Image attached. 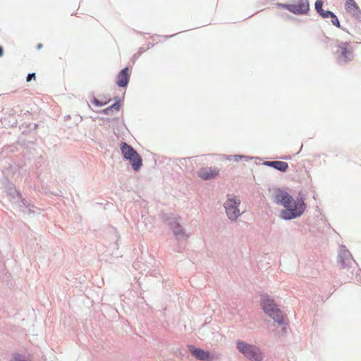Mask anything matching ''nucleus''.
Segmentation results:
<instances>
[{"label": "nucleus", "instance_id": "f257e3e1", "mask_svg": "<svg viewBox=\"0 0 361 361\" xmlns=\"http://www.w3.org/2000/svg\"><path fill=\"white\" fill-rule=\"evenodd\" d=\"M274 200L275 202L286 208L281 212V217L284 219L300 216L305 209V204L302 199L293 200L287 192L280 189L275 192Z\"/></svg>", "mask_w": 361, "mask_h": 361}, {"label": "nucleus", "instance_id": "f03ea898", "mask_svg": "<svg viewBox=\"0 0 361 361\" xmlns=\"http://www.w3.org/2000/svg\"><path fill=\"white\" fill-rule=\"evenodd\" d=\"M261 306L264 312L271 317L279 324H281L283 320V316L281 311L278 308L274 301L269 295L262 296Z\"/></svg>", "mask_w": 361, "mask_h": 361}, {"label": "nucleus", "instance_id": "7ed1b4c3", "mask_svg": "<svg viewBox=\"0 0 361 361\" xmlns=\"http://www.w3.org/2000/svg\"><path fill=\"white\" fill-rule=\"evenodd\" d=\"M121 150L125 159L128 160L135 171H138L142 166V159L140 155L133 147L126 142H121Z\"/></svg>", "mask_w": 361, "mask_h": 361}, {"label": "nucleus", "instance_id": "20e7f679", "mask_svg": "<svg viewBox=\"0 0 361 361\" xmlns=\"http://www.w3.org/2000/svg\"><path fill=\"white\" fill-rule=\"evenodd\" d=\"M238 350L242 353L247 358L254 361H262L263 359L262 353L260 350L253 345H250L242 341H238L236 343Z\"/></svg>", "mask_w": 361, "mask_h": 361}, {"label": "nucleus", "instance_id": "39448f33", "mask_svg": "<svg viewBox=\"0 0 361 361\" xmlns=\"http://www.w3.org/2000/svg\"><path fill=\"white\" fill-rule=\"evenodd\" d=\"M240 203V200L236 199L233 196L228 197L224 204V207L229 219L234 220L240 215V210L238 209Z\"/></svg>", "mask_w": 361, "mask_h": 361}, {"label": "nucleus", "instance_id": "423d86ee", "mask_svg": "<svg viewBox=\"0 0 361 361\" xmlns=\"http://www.w3.org/2000/svg\"><path fill=\"white\" fill-rule=\"evenodd\" d=\"M281 7L287 9L294 14L302 15L308 12L310 9V4L308 0H298L295 4H283Z\"/></svg>", "mask_w": 361, "mask_h": 361}, {"label": "nucleus", "instance_id": "0eeeda50", "mask_svg": "<svg viewBox=\"0 0 361 361\" xmlns=\"http://www.w3.org/2000/svg\"><path fill=\"white\" fill-rule=\"evenodd\" d=\"M189 350L193 356L200 360L212 361L216 358L215 356L209 352L205 351L201 348H195L193 345L189 346Z\"/></svg>", "mask_w": 361, "mask_h": 361}, {"label": "nucleus", "instance_id": "6e6552de", "mask_svg": "<svg viewBox=\"0 0 361 361\" xmlns=\"http://www.w3.org/2000/svg\"><path fill=\"white\" fill-rule=\"evenodd\" d=\"M219 173V170L217 168L202 167L198 171L197 174L202 179L209 180L216 178Z\"/></svg>", "mask_w": 361, "mask_h": 361}, {"label": "nucleus", "instance_id": "1a4fd4ad", "mask_svg": "<svg viewBox=\"0 0 361 361\" xmlns=\"http://www.w3.org/2000/svg\"><path fill=\"white\" fill-rule=\"evenodd\" d=\"M130 72L128 68L123 69L117 75L116 84L119 87H126L130 79Z\"/></svg>", "mask_w": 361, "mask_h": 361}, {"label": "nucleus", "instance_id": "9d476101", "mask_svg": "<svg viewBox=\"0 0 361 361\" xmlns=\"http://www.w3.org/2000/svg\"><path fill=\"white\" fill-rule=\"evenodd\" d=\"M264 164L267 166L274 168L281 172H285L288 168V163L283 161H267Z\"/></svg>", "mask_w": 361, "mask_h": 361}, {"label": "nucleus", "instance_id": "9b49d317", "mask_svg": "<svg viewBox=\"0 0 361 361\" xmlns=\"http://www.w3.org/2000/svg\"><path fill=\"white\" fill-rule=\"evenodd\" d=\"M345 8L348 13L353 16H358L360 13V8L355 0H346Z\"/></svg>", "mask_w": 361, "mask_h": 361}, {"label": "nucleus", "instance_id": "f8f14e48", "mask_svg": "<svg viewBox=\"0 0 361 361\" xmlns=\"http://www.w3.org/2000/svg\"><path fill=\"white\" fill-rule=\"evenodd\" d=\"M120 107H121L120 104L118 102H116L111 106L106 108L104 110V113L106 115L113 114L114 111H118L120 109Z\"/></svg>", "mask_w": 361, "mask_h": 361}, {"label": "nucleus", "instance_id": "ddd939ff", "mask_svg": "<svg viewBox=\"0 0 361 361\" xmlns=\"http://www.w3.org/2000/svg\"><path fill=\"white\" fill-rule=\"evenodd\" d=\"M341 55L345 59V61L351 60L353 57L352 52L348 50L346 47H341Z\"/></svg>", "mask_w": 361, "mask_h": 361}, {"label": "nucleus", "instance_id": "4468645a", "mask_svg": "<svg viewBox=\"0 0 361 361\" xmlns=\"http://www.w3.org/2000/svg\"><path fill=\"white\" fill-rule=\"evenodd\" d=\"M322 6H323L322 0H317L316 1V2H315V9L319 13V15L321 14V13H322L324 11L322 8Z\"/></svg>", "mask_w": 361, "mask_h": 361}, {"label": "nucleus", "instance_id": "2eb2a0df", "mask_svg": "<svg viewBox=\"0 0 361 361\" xmlns=\"http://www.w3.org/2000/svg\"><path fill=\"white\" fill-rule=\"evenodd\" d=\"M320 16L324 18H327L329 17L331 18V16H334V13L329 11H324L322 13H321Z\"/></svg>", "mask_w": 361, "mask_h": 361}, {"label": "nucleus", "instance_id": "dca6fc26", "mask_svg": "<svg viewBox=\"0 0 361 361\" xmlns=\"http://www.w3.org/2000/svg\"><path fill=\"white\" fill-rule=\"evenodd\" d=\"M331 23L334 25L336 26L337 27H340L339 20L334 13V16H331Z\"/></svg>", "mask_w": 361, "mask_h": 361}, {"label": "nucleus", "instance_id": "f3484780", "mask_svg": "<svg viewBox=\"0 0 361 361\" xmlns=\"http://www.w3.org/2000/svg\"><path fill=\"white\" fill-rule=\"evenodd\" d=\"M36 75L35 73H30L27 77V82H30L31 80H35Z\"/></svg>", "mask_w": 361, "mask_h": 361}, {"label": "nucleus", "instance_id": "a211bd4d", "mask_svg": "<svg viewBox=\"0 0 361 361\" xmlns=\"http://www.w3.org/2000/svg\"><path fill=\"white\" fill-rule=\"evenodd\" d=\"M93 103L97 106H102L104 104L100 102L98 99H94V101H93Z\"/></svg>", "mask_w": 361, "mask_h": 361}, {"label": "nucleus", "instance_id": "6ab92c4d", "mask_svg": "<svg viewBox=\"0 0 361 361\" xmlns=\"http://www.w3.org/2000/svg\"><path fill=\"white\" fill-rule=\"evenodd\" d=\"M3 54H4L3 48L1 47H0V57L3 56Z\"/></svg>", "mask_w": 361, "mask_h": 361}, {"label": "nucleus", "instance_id": "aec40b11", "mask_svg": "<svg viewBox=\"0 0 361 361\" xmlns=\"http://www.w3.org/2000/svg\"><path fill=\"white\" fill-rule=\"evenodd\" d=\"M42 44H39L37 45V49H41V48H42Z\"/></svg>", "mask_w": 361, "mask_h": 361}, {"label": "nucleus", "instance_id": "412c9836", "mask_svg": "<svg viewBox=\"0 0 361 361\" xmlns=\"http://www.w3.org/2000/svg\"><path fill=\"white\" fill-rule=\"evenodd\" d=\"M174 233H175L176 235H178V234L179 233V232H178V231H174Z\"/></svg>", "mask_w": 361, "mask_h": 361}]
</instances>
